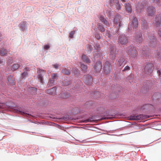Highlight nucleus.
Wrapping results in <instances>:
<instances>
[{
	"label": "nucleus",
	"instance_id": "f257e3e1",
	"mask_svg": "<svg viewBox=\"0 0 161 161\" xmlns=\"http://www.w3.org/2000/svg\"><path fill=\"white\" fill-rule=\"evenodd\" d=\"M127 53L131 58H135L138 55V52L136 48L133 46H130L126 50Z\"/></svg>",
	"mask_w": 161,
	"mask_h": 161
},
{
	"label": "nucleus",
	"instance_id": "f03ea898",
	"mask_svg": "<svg viewBox=\"0 0 161 161\" xmlns=\"http://www.w3.org/2000/svg\"><path fill=\"white\" fill-rule=\"evenodd\" d=\"M38 72V78L40 82L42 84L44 83V76L46 74V71L41 69L39 68L37 69Z\"/></svg>",
	"mask_w": 161,
	"mask_h": 161
},
{
	"label": "nucleus",
	"instance_id": "7ed1b4c3",
	"mask_svg": "<svg viewBox=\"0 0 161 161\" xmlns=\"http://www.w3.org/2000/svg\"><path fill=\"white\" fill-rule=\"evenodd\" d=\"M161 22V14H158L156 15L154 20L153 22V25L154 26L157 27L160 26Z\"/></svg>",
	"mask_w": 161,
	"mask_h": 161
},
{
	"label": "nucleus",
	"instance_id": "20e7f679",
	"mask_svg": "<svg viewBox=\"0 0 161 161\" xmlns=\"http://www.w3.org/2000/svg\"><path fill=\"white\" fill-rule=\"evenodd\" d=\"M112 69V66L109 63L106 61L104 64V71L106 75L109 74Z\"/></svg>",
	"mask_w": 161,
	"mask_h": 161
},
{
	"label": "nucleus",
	"instance_id": "39448f33",
	"mask_svg": "<svg viewBox=\"0 0 161 161\" xmlns=\"http://www.w3.org/2000/svg\"><path fill=\"white\" fill-rule=\"evenodd\" d=\"M147 41L150 44V46L152 47H154L156 45V39L153 36H149L147 38Z\"/></svg>",
	"mask_w": 161,
	"mask_h": 161
},
{
	"label": "nucleus",
	"instance_id": "423d86ee",
	"mask_svg": "<svg viewBox=\"0 0 161 161\" xmlns=\"http://www.w3.org/2000/svg\"><path fill=\"white\" fill-rule=\"evenodd\" d=\"M153 67V64L148 63L145 66L144 71L146 73L148 74L151 72L152 68Z\"/></svg>",
	"mask_w": 161,
	"mask_h": 161
},
{
	"label": "nucleus",
	"instance_id": "0eeeda50",
	"mask_svg": "<svg viewBox=\"0 0 161 161\" xmlns=\"http://www.w3.org/2000/svg\"><path fill=\"white\" fill-rule=\"evenodd\" d=\"M127 38L125 35H121L119 37V41L121 44H125L127 42Z\"/></svg>",
	"mask_w": 161,
	"mask_h": 161
},
{
	"label": "nucleus",
	"instance_id": "6e6552de",
	"mask_svg": "<svg viewBox=\"0 0 161 161\" xmlns=\"http://www.w3.org/2000/svg\"><path fill=\"white\" fill-rule=\"evenodd\" d=\"M147 12L148 15L152 16L155 13L156 10L154 7L151 6L148 7Z\"/></svg>",
	"mask_w": 161,
	"mask_h": 161
},
{
	"label": "nucleus",
	"instance_id": "1a4fd4ad",
	"mask_svg": "<svg viewBox=\"0 0 161 161\" xmlns=\"http://www.w3.org/2000/svg\"><path fill=\"white\" fill-rule=\"evenodd\" d=\"M116 48L114 46L110 47V56L112 59H114L116 55Z\"/></svg>",
	"mask_w": 161,
	"mask_h": 161
},
{
	"label": "nucleus",
	"instance_id": "9d476101",
	"mask_svg": "<svg viewBox=\"0 0 161 161\" xmlns=\"http://www.w3.org/2000/svg\"><path fill=\"white\" fill-rule=\"evenodd\" d=\"M83 80L84 82L87 85H89L91 83V77L89 75H85L83 77Z\"/></svg>",
	"mask_w": 161,
	"mask_h": 161
},
{
	"label": "nucleus",
	"instance_id": "9b49d317",
	"mask_svg": "<svg viewBox=\"0 0 161 161\" xmlns=\"http://www.w3.org/2000/svg\"><path fill=\"white\" fill-rule=\"evenodd\" d=\"M120 19L121 17L119 15H116L114 21V24L116 25L117 26H120L121 25Z\"/></svg>",
	"mask_w": 161,
	"mask_h": 161
},
{
	"label": "nucleus",
	"instance_id": "f8f14e48",
	"mask_svg": "<svg viewBox=\"0 0 161 161\" xmlns=\"http://www.w3.org/2000/svg\"><path fill=\"white\" fill-rule=\"evenodd\" d=\"M99 19L106 26H108L109 25V23L107 21L106 19H105L102 16L100 15Z\"/></svg>",
	"mask_w": 161,
	"mask_h": 161
},
{
	"label": "nucleus",
	"instance_id": "ddd939ff",
	"mask_svg": "<svg viewBox=\"0 0 161 161\" xmlns=\"http://www.w3.org/2000/svg\"><path fill=\"white\" fill-rule=\"evenodd\" d=\"M56 89L55 87H53L46 90V92L47 94L52 95L55 94L56 92Z\"/></svg>",
	"mask_w": 161,
	"mask_h": 161
},
{
	"label": "nucleus",
	"instance_id": "4468645a",
	"mask_svg": "<svg viewBox=\"0 0 161 161\" xmlns=\"http://www.w3.org/2000/svg\"><path fill=\"white\" fill-rule=\"evenodd\" d=\"M82 61L85 63H91V61L89 58L86 56L85 54H83L82 56Z\"/></svg>",
	"mask_w": 161,
	"mask_h": 161
},
{
	"label": "nucleus",
	"instance_id": "2eb2a0df",
	"mask_svg": "<svg viewBox=\"0 0 161 161\" xmlns=\"http://www.w3.org/2000/svg\"><path fill=\"white\" fill-rule=\"evenodd\" d=\"M24 71L22 73V78L25 79L28 75L27 71H29V68L28 67H26L24 69Z\"/></svg>",
	"mask_w": 161,
	"mask_h": 161
},
{
	"label": "nucleus",
	"instance_id": "dca6fc26",
	"mask_svg": "<svg viewBox=\"0 0 161 161\" xmlns=\"http://www.w3.org/2000/svg\"><path fill=\"white\" fill-rule=\"evenodd\" d=\"M135 39L136 40L139 42H141L142 41V34L139 33L136 35L135 36Z\"/></svg>",
	"mask_w": 161,
	"mask_h": 161
},
{
	"label": "nucleus",
	"instance_id": "f3484780",
	"mask_svg": "<svg viewBox=\"0 0 161 161\" xmlns=\"http://www.w3.org/2000/svg\"><path fill=\"white\" fill-rule=\"evenodd\" d=\"M132 24L133 28H136L137 27L138 25V22L136 18H134L132 20Z\"/></svg>",
	"mask_w": 161,
	"mask_h": 161
},
{
	"label": "nucleus",
	"instance_id": "a211bd4d",
	"mask_svg": "<svg viewBox=\"0 0 161 161\" xmlns=\"http://www.w3.org/2000/svg\"><path fill=\"white\" fill-rule=\"evenodd\" d=\"M8 80L10 84L12 85L14 84L15 81L14 78L13 76H9L8 77Z\"/></svg>",
	"mask_w": 161,
	"mask_h": 161
},
{
	"label": "nucleus",
	"instance_id": "6ab92c4d",
	"mask_svg": "<svg viewBox=\"0 0 161 161\" xmlns=\"http://www.w3.org/2000/svg\"><path fill=\"white\" fill-rule=\"evenodd\" d=\"M143 118V116L142 115H139L137 116H133L132 117L131 119L133 120H139Z\"/></svg>",
	"mask_w": 161,
	"mask_h": 161
},
{
	"label": "nucleus",
	"instance_id": "aec40b11",
	"mask_svg": "<svg viewBox=\"0 0 161 161\" xmlns=\"http://www.w3.org/2000/svg\"><path fill=\"white\" fill-rule=\"evenodd\" d=\"M102 64L100 61L97 62L95 64L94 67L95 69L99 70L101 69Z\"/></svg>",
	"mask_w": 161,
	"mask_h": 161
},
{
	"label": "nucleus",
	"instance_id": "412c9836",
	"mask_svg": "<svg viewBox=\"0 0 161 161\" xmlns=\"http://www.w3.org/2000/svg\"><path fill=\"white\" fill-rule=\"evenodd\" d=\"M125 61V59L121 57L118 60V63H117V65L118 66H120L123 65V63Z\"/></svg>",
	"mask_w": 161,
	"mask_h": 161
},
{
	"label": "nucleus",
	"instance_id": "4be33fe9",
	"mask_svg": "<svg viewBox=\"0 0 161 161\" xmlns=\"http://www.w3.org/2000/svg\"><path fill=\"white\" fill-rule=\"evenodd\" d=\"M98 29L101 32H103L104 31L105 29L103 25L100 23L97 24Z\"/></svg>",
	"mask_w": 161,
	"mask_h": 161
},
{
	"label": "nucleus",
	"instance_id": "5701e85b",
	"mask_svg": "<svg viewBox=\"0 0 161 161\" xmlns=\"http://www.w3.org/2000/svg\"><path fill=\"white\" fill-rule=\"evenodd\" d=\"M62 72L63 74L67 75H69L70 73V70L66 68L63 69L62 70Z\"/></svg>",
	"mask_w": 161,
	"mask_h": 161
},
{
	"label": "nucleus",
	"instance_id": "b1692460",
	"mask_svg": "<svg viewBox=\"0 0 161 161\" xmlns=\"http://www.w3.org/2000/svg\"><path fill=\"white\" fill-rule=\"evenodd\" d=\"M7 53V51L6 49L4 48H2L0 50V54L2 56H4L6 55Z\"/></svg>",
	"mask_w": 161,
	"mask_h": 161
},
{
	"label": "nucleus",
	"instance_id": "393cba45",
	"mask_svg": "<svg viewBox=\"0 0 161 161\" xmlns=\"http://www.w3.org/2000/svg\"><path fill=\"white\" fill-rule=\"evenodd\" d=\"M125 8L126 11L128 12H130L132 10V8L131 5L129 3L126 4Z\"/></svg>",
	"mask_w": 161,
	"mask_h": 161
},
{
	"label": "nucleus",
	"instance_id": "a878e982",
	"mask_svg": "<svg viewBox=\"0 0 161 161\" xmlns=\"http://www.w3.org/2000/svg\"><path fill=\"white\" fill-rule=\"evenodd\" d=\"M20 67V65L18 64H15L13 65L11 69L13 71L15 70Z\"/></svg>",
	"mask_w": 161,
	"mask_h": 161
},
{
	"label": "nucleus",
	"instance_id": "bb28decb",
	"mask_svg": "<svg viewBox=\"0 0 161 161\" xmlns=\"http://www.w3.org/2000/svg\"><path fill=\"white\" fill-rule=\"evenodd\" d=\"M80 67L82 70L84 72H86L87 69V66L84 64H82L81 63H80Z\"/></svg>",
	"mask_w": 161,
	"mask_h": 161
},
{
	"label": "nucleus",
	"instance_id": "cd10ccee",
	"mask_svg": "<svg viewBox=\"0 0 161 161\" xmlns=\"http://www.w3.org/2000/svg\"><path fill=\"white\" fill-rule=\"evenodd\" d=\"M69 96L67 93H62L60 94V97L63 98H66L68 97Z\"/></svg>",
	"mask_w": 161,
	"mask_h": 161
},
{
	"label": "nucleus",
	"instance_id": "c85d7f7f",
	"mask_svg": "<svg viewBox=\"0 0 161 161\" xmlns=\"http://www.w3.org/2000/svg\"><path fill=\"white\" fill-rule=\"evenodd\" d=\"M58 77V74L57 73H53L51 75V79L55 80H57Z\"/></svg>",
	"mask_w": 161,
	"mask_h": 161
},
{
	"label": "nucleus",
	"instance_id": "c756f323",
	"mask_svg": "<svg viewBox=\"0 0 161 161\" xmlns=\"http://www.w3.org/2000/svg\"><path fill=\"white\" fill-rule=\"evenodd\" d=\"M55 81V80H54L51 79L47 85H49V86H53L54 85Z\"/></svg>",
	"mask_w": 161,
	"mask_h": 161
},
{
	"label": "nucleus",
	"instance_id": "7c9ffc66",
	"mask_svg": "<svg viewBox=\"0 0 161 161\" xmlns=\"http://www.w3.org/2000/svg\"><path fill=\"white\" fill-rule=\"evenodd\" d=\"M116 8L119 10L121 8V6L119 3V1L118 0L116 1Z\"/></svg>",
	"mask_w": 161,
	"mask_h": 161
},
{
	"label": "nucleus",
	"instance_id": "2f4dec72",
	"mask_svg": "<svg viewBox=\"0 0 161 161\" xmlns=\"http://www.w3.org/2000/svg\"><path fill=\"white\" fill-rule=\"evenodd\" d=\"M75 31H73L70 32L69 34V37L71 38H73V36L74 34H75Z\"/></svg>",
	"mask_w": 161,
	"mask_h": 161
},
{
	"label": "nucleus",
	"instance_id": "473e14b6",
	"mask_svg": "<svg viewBox=\"0 0 161 161\" xmlns=\"http://www.w3.org/2000/svg\"><path fill=\"white\" fill-rule=\"evenodd\" d=\"M153 2L155 3H158V6L161 5L160 1L159 0H153Z\"/></svg>",
	"mask_w": 161,
	"mask_h": 161
},
{
	"label": "nucleus",
	"instance_id": "72a5a7b5",
	"mask_svg": "<svg viewBox=\"0 0 161 161\" xmlns=\"http://www.w3.org/2000/svg\"><path fill=\"white\" fill-rule=\"evenodd\" d=\"M106 34L109 38H111V36L109 33V31L108 30L106 31Z\"/></svg>",
	"mask_w": 161,
	"mask_h": 161
},
{
	"label": "nucleus",
	"instance_id": "f704fd0d",
	"mask_svg": "<svg viewBox=\"0 0 161 161\" xmlns=\"http://www.w3.org/2000/svg\"><path fill=\"white\" fill-rule=\"evenodd\" d=\"M106 14L107 16L109 17H110L111 16V11L109 10H107L106 11Z\"/></svg>",
	"mask_w": 161,
	"mask_h": 161
},
{
	"label": "nucleus",
	"instance_id": "c9c22d12",
	"mask_svg": "<svg viewBox=\"0 0 161 161\" xmlns=\"http://www.w3.org/2000/svg\"><path fill=\"white\" fill-rule=\"evenodd\" d=\"M26 22H24V21L22 22L21 24V27H22L23 28H25V25L26 24Z\"/></svg>",
	"mask_w": 161,
	"mask_h": 161
},
{
	"label": "nucleus",
	"instance_id": "e433bc0d",
	"mask_svg": "<svg viewBox=\"0 0 161 161\" xmlns=\"http://www.w3.org/2000/svg\"><path fill=\"white\" fill-rule=\"evenodd\" d=\"M95 37L97 39H100L101 36L99 34H98L97 33H96L95 35Z\"/></svg>",
	"mask_w": 161,
	"mask_h": 161
},
{
	"label": "nucleus",
	"instance_id": "4c0bfd02",
	"mask_svg": "<svg viewBox=\"0 0 161 161\" xmlns=\"http://www.w3.org/2000/svg\"><path fill=\"white\" fill-rule=\"evenodd\" d=\"M130 69V67L128 66H125L123 70V71H126Z\"/></svg>",
	"mask_w": 161,
	"mask_h": 161
},
{
	"label": "nucleus",
	"instance_id": "58836bf2",
	"mask_svg": "<svg viewBox=\"0 0 161 161\" xmlns=\"http://www.w3.org/2000/svg\"><path fill=\"white\" fill-rule=\"evenodd\" d=\"M12 59L11 58L9 57L8 58V60L7 61V63L8 64L9 63H12Z\"/></svg>",
	"mask_w": 161,
	"mask_h": 161
},
{
	"label": "nucleus",
	"instance_id": "ea45409f",
	"mask_svg": "<svg viewBox=\"0 0 161 161\" xmlns=\"http://www.w3.org/2000/svg\"><path fill=\"white\" fill-rule=\"evenodd\" d=\"M5 61L3 59H0V64H3L5 63Z\"/></svg>",
	"mask_w": 161,
	"mask_h": 161
},
{
	"label": "nucleus",
	"instance_id": "a19ab883",
	"mask_svg": "<svg viewBox=\"0 0 161 161\" xmlns=\"http://www.w3.org/2000/svg\"><path fill=\"white\" fill-rule=\"evenodd\" d=\"M147 23H145V21L144 20L143 21H142V25L143 27H145L146 26Z\"/></svg>",
	"mask_w": 161,
	"mask_h": 161
},
{
	"label": "nucleus",
	"instance_id": "79ce46f5",
	"mask_svg": "<svg viewBox=\"0 0 161 161\" xmlns=\"http://www.w3.org/2000/svg\"><path fill=\"white\" fill-rule=\"evenodd\" d=\"M49 48V46L48 45H45L44 46V48L46 50H47Z\"/></svg>",
	"mask_w": 161,
	"mask_h": 161
},
{
	"label": "nucleus",
	"instance_id": "37998d69",
	"mask_svg": "<svg viewBox=\"0 0 161 161\" xmlns=\"http://www.w3.org/2000/svg\"><path fill=\"white\" fill-rule=\"evenodd\" d=\"M59 66V65L58 64H55L53 65V67L56 69H58Z\"/></svg>",
	"mask_w": 161,
	"mask_h": 161
},
{
	"label": "nucleus",
	"instance_id": "c03bdc74",
	"mask_svg": "<svg viewBox=\"0 0 161 161\" xmlns=\"http://www.w3.org/2000/svg\"><path fill=\"white\" fill-rule=\"evenodd\" d=\"M158 34L159 36L161 37V28L159 30Z\"/></svg>",
	"mask_w": 161,
	"mask_h": 161
},
{
	"label": "nucleus",
	"instance_id": "a18cd8bd",
	"mask_svg": "<svg viewBox=\"0 0 161 161\" xmlns=\"http://www.w3.org/2000/svg\"><path fill=\"white\" fill-rule=\"evenodd\" d=\"M157 57L159 58V59H161V53H159V54L158 55Z\"/></svg>",
	"mask_w": 161,
	"mask_h": 161
},
{
	"label": "nucleus",
	"instance_id": "49530a36",
	"mask_svg": "<svg viewBox=\"0 0 161 161\" xmlns=\"http://www.w3.org/2000/svg\"><path fill=\"white\" fill-rule=\"evenodd\" d=\"M31 89L32 90H33L34 91H36L37 89L34 87H31Z\"/></svg>",
	"mask_w": 161,
	"mask_h": 161
},
{
	"label": "nucleus",
	"instance_id": "de8ad7c7",
	"mask_svg": "<svg viewBox=\"0 0 161 161\" xmlns=\"http://www.w3.org/2000/svg\"><path fill=\"white\" fill-rule=\"evenodd\" d=\"M157 73H158V74L159 75H160V74H161V71H160V70H158L157 71Z\"/></svg>",
	"mask_w": 161,
	"mask_h": 161
},
{
	"label": "nucleus",
	"instance_id": "09e8293b",
	"mask_svg": "<svg viewBox=\"0 0 161 161\" xmlns=\"http://www.w3.org/2000/svg\"><path fill=\"white\" fill-rule=\"evenodd\" d=\"M20 113L23 115H24V114H25L24 113V112H20Z\"/></svg>",
	"mask_w": 161,
	"mask_h": 161
},
{
	"label": "nucleus",
	"instance_id": "8fccbe9b",
	"mask_svg": "<svg viewBox=\"0 0 161 161\" xmlns=\"http://www.w3.org/2000/svg\"><path fill=\"white\" fill-rule=\"evenodd\" d=\"M2 36V35L0 33V41H1V37Z\"/></svg>",
	"mask_w": 161,
	"mask_h": 161
},
{
	"label": "nucleus",
	"instance_id": "3c124183",
	"mask_svg": "<svg viewBox=\"0 0 161 161\" xmlns=\"http://www.w3.org/2000/svg\"><path fill=\"white\" fill-rule=\"evenodd\" d=\"M123 2H125V0H121Z\"/></svg>",
	"mask_w": 161,
	"mask_h": 161
},
{
	"label": "nucleus",
	"instance_id": "603ef678",
	"mask_svg": "<svg viewBox=\"0 0 161 161\" xmlns=\"http://www.w3.org/2000/svg\"><path fill=\"white\" fill-rule=\"evenodd\" d=\"M142 8H142L139 7V8Z\"/></svg>",
	"mask_w": 161,
	"mask_h": 161
},
{
	"label": "nucleus",
	"instance_id": "864d4df0",
	"mask_svg": "<svg viewBox=\"0 0 161 161\" xmlns=\"http://www.w3.org/2000/svg\"><path fill=\"white\" fill-rule=\"evenodd\" d=\"M144 7V6H142V7H143H143Z\"/></svg>",
	"mask_w": 161,
	"mask_h": 161
},
{
	"label": "nucleus",
	"instance_id": "5fc2aeb1",
	"mask_svg": "<svg viewBox=\"0 0 161 161\" xmlns=\"http://www.w3.org/2000/svg\"><path fill=\"white\" fill-rule=\"evenodd\" d=\"M128 30H130V28L129 27L128 28Z\"/></svg>",
	"mask_w": 161,
	"mask_h": 161
}]
</instances>
